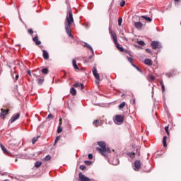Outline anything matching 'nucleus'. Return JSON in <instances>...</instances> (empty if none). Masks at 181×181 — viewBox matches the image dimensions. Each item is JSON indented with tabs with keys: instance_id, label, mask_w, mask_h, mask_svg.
Segmentation results:
<instances>
[{
	"instance_id": "1",
	"label": "nucleus",
	"mask_w": 181,
	"mask_h": 181,
	"mask_svg": "<svg viewBox=\"0 0 181 181\" xmlns=\"http://www.w3.org/2000/svg\"><path fill=\"white\" fill-rule=\"evenodd\" d=\"M71 23H74V18H73V11H71V9L70 8L68 11L64 22L65 31L69 37L74 39V37L71 35Z\"/></svg>"
},
{
	"instance_id": "2",
	"label": "nucleus",
	"mask_w": 181,
	"mask_h": 181,
	"mask_svg": "<svg viewBox=\"0 0 181 181\" xmlns=\"http://www.w3.org/2000/svg\"><path fill=\"white\" fill-rule=\"evenodd\" d=\"M98 145L100 147H96V151H99V152L103 155V156L107 157V152L108 153H111V150L110 148H107V144L104 141H98Z\"/></svg>"
},
{
	"instance_id": "3",
	"label": "nucleus",
	"mask_w": 181,
	"mask_h": 181,
	"mask_svg": "<svg viewBox=\"0 0 181 181\" xmlns=\"http://www.w3.org/2000/svg\"><path fill=\"white\" fill-rule=\"evenodd\" d=\"M124 117L122 115H117L115 116V118H113V121L117 125H121V124L124 122Z\"/></svg>"
},
{
	"instance_id": "4",
	"label": "nucleus",
	"mask_w": 181,
	"mask_h": 181,
	"mask_svg": "<svg viewBox=\"0 0 181 181\" xmlns=\"http://www.w3.org/2000/svg\"><path fill=\"white\" fill-rule=\"evenodd\" d=\"M110 35L112 37L115 45H116L117 49H119V43H118V38L117 37V34L115 32H110Z\"/></svg>"
},
{
	"instance_id": "5",
	"label": "nucleus",
	"mask_w": 181,
	"mask_h": 181,
	"mask_svg": "<svg viewBox=\"0 0 181 181\" xmlns=\"http://www.w3.org/2000/svg\"><path fill=\"white\" fill-rule=\"evenodd\" d=\"M151 47H153V49L154 50H156V49H160V47H162V45L158 41H153V42H151Z\"/></svg>"
},
{
	"instance_id": "6",
	"label": "nucleus",
	"mask_w": 181,
	"mask_h": 181,
	"mask_svg": "<svg viewBox=\"0 0 181 181\" xmlns=\"http://www.w3.org/2000/svg\"><path fill=\"white\" fill-rule=\"evenodd\" d=\"M78 180L79 181H91V179L88 178V177H86L84 174L79 173Z\"/></svg>"
},
{
	"instance_id": "7",
	"label": "nucleus",
	"mask_w": 181,
	"mask_h": 181,
	"mask_svg": "<svg viewBox=\"0 0 181 181\" xmlns=\"http://www.w3.org/2000/svg\"><path fill=\"white\" fill-rule=\"evenodd\" d=\"M20 117H21L20 113H16V115H13L10 119L11 124H13L15 121H16L17 119H19Z\"/></svg>"
},
{
	"instance_id": "8",
	"label": "nucleus",
	"mask_w": 181,
	"mask_h": 181,
	"mask_svg": "<svg viewBox=\"0 0 181 181\" xmlns=\"http://www.w3.org/2000/svg\"><path fill=\"white\" fill-rule=\"evenodd\" d=\"M92 72H93V74L95 78H96V80L100 81V74H98V72L97 71V68L93 67L92 69Z\"/></svg>"
},
{
	"instance_id": "9",
	"label": "nucleus",
	"mask_w": 181,
	"mask_h": 181,
	"mask_svg": "<svg viewBox=\"0 0 181 181\" xmlns=\"http://www.w3.org/2000/svg\"><path fill=\"white\" fill-rule=\"evenodd\" d=\"M141 168V160H136L135 162H134V169L135 170H139Z\"/></svg>"
},
{
	"instance_id": "10",
	"label": "nucleus",
	"mask_w": 181,
	"mask_h": 181,
	"mask_svg": "<svg viewBox=\"0 0 181 181\" xmlns=\"http://www.w3.org/2000/svg\"><path fill=\"white\" fill-rule=\"evenodd\" d=\"M0 147H1V151H3V153L5 154V155H11V152H9L6 148H5V146H4V144H2L1 143H0Z\"/></svg>"
},
{
	"instance_id": "11",
	"label": "nucleus",
	"mask_w": 181,
	"mask_h": 181,
	"mask_svg": "<svg viewBox=\"0 0 181 181\" xmlns=\"http://www.w3.org/2000/svg\"><path fill=\"white\" fill-rule=\"evenodd\" d=\"M8 112H9V110H1L0 117L1 118H5V115H7Z\"/></svg>"
},
{
	"instance_id": "12",
	"label": "nucleus",
	"mask_w": 181,
	"mask_h": 181,
	"mask_svg": "<svg viewBox=\"0 0 181 181\" xmlns=\"http://www.w3.org/2000/svg\"><path fill=\"white\" fill-rule=\"evenodd\" d=\"M85 46H86V47H87L88 49H90V52H91V53H92V55H90V56L89 57V59H92L93 57H94V49H93V47H91V45H90L88 44V43H86V44H85Z\"/></svg>"
},
{
	"instance_id": "13",
	"label": "nucleus",
	"mask_w": 181,
	"mask_h": 181,
	"mask_svg": "<svg viewBox=\"0 0 181 181\" xmlns=\"http://www.w3.org/2000/svg\"><path fill=\"white\" fill-rule=\"evenodd\" d=\"M33 42H35L37 46H39V45H42V42L39 40V37L37 36H35L33 38Z\"/></svg>"
},
{
	"instance_id": "14",
	"label": "nucleus",
	"mask_w": 181,
	"mask_h": 181,
	"mask_svg": "<svg viewBox=\"0 0 181 181\" xmlns=\"http://www.w3.org/2000/svg\"><path fill=\"white\" fill-rule=\"evenodd\" d=\"M134 26H135L136 29L139 30V29H142V26H144V25L141 22H136L134 23Z\"/></svg>"
},
{
	"instance_id": "15",
	"label": "nucleus",
	"mask_w": 181,
	"mask_h": 181,
	"mask_svg": "<svg viewBox=\"0 0 181 181\" xmlns=\"http://www.w3.org/2000/svg\"><path fill=\"white\" fill-rule=\"evenodd\" d=\"M42 56L45 60H47V59H49V52H47V51L46 50H43L42 51Z\"/></svg>"
},
{
	"instance_id": "16",
	"label": "nucleus",
	"mask_w": 181,
	"mask_h": 181,
	"mask_svg": "<svg viewBox=\"0 0 181 181\" xmlns=\"http://www.w3.org/2000/svg\"><path fill=\"white\" fill-rule=\"evenodd\" d=\"M74 87H75V88H78V87H81V90H83L84 84L76 83L74 84Z\"/></svg>"
},
{
	"instance_id": "17",
	"label": "nucleus",
	"mask_w": 181,
	"mask_h": 181,
	"mask_svg": "<svg viewBox=\"0 0 181 181\" xmlns=\"http://www.w3.org/2000/svg\"><path fill=\"white\" fill-rule=\"evenodd\" d=\"M144 64H146L147 66H152V60H151L150 59H145Z\"/></svg>"
},
{
	"instance_id": "18",
	"label": "nucleus",
	"mask_w": 181,
	"mask_h": 181,
	"mask_svg": "<svg viewBox=\"0 0 181 181\" xmlns=\"http://www.w3.org/2000/svg\"><path fill=\"white\" fill-rule=\"evenodd\" d=\"M166 141H168V137L166 136H164L163 138V145L164 148H166V146H168V144H166Z\"/></svg>"
},
{
	"instance_id": "19",
	"label": "nucleus",
	"mask_w": 181,
	"mask_h": 181,
	"mask_svg": "<svg viewBox=\"0 0 181 181\" xmlns=\"http://www.w3.org/2000/svg\"><path fill=\"white\" fill-rule=\"evenodd\" d=\"M72 64L74 69H76V70H80V69L78 68V66H77V62H76V59L72 60Z\"/></svg>"
},
{
	"instance_id": "20",
	"label": "nucleus",
	"mask_w": 181,
	"mask_h": 181,
	"mask_svg": "<svg viewBox=\"0 0 181 181\" xmlns=\"http://www.w3.org/2000/svg\"><path fill=\"white\" fill-rule=\"evenodd\" d=\"M141 18L143 19H145L146 22H152V18H151L150 17H148L147 16H141Z\"/></svg>"
},
{
	"instance_id": "21",
	"label": "nucleus",
	"mask_w": 181,
	"mask_h": 181,
	"mask_svg": "<svg viewBox=\"0 0 181 181\" xmlns=\"http://www.w3.org/2000/svg\"><path fill=\"white\" fill-rule=\"evenodd\" d=\"M70 93L71 95H76V94H77V90H76L74 88H71L70 90Z\"/></svg>"
},
{
	"instance_id": "22",
	"label": "nucleus",
	"mask_w": 181,
	"mask_h": 181,
	"mask_svg": "<svg viewBox=\"0 0 181 181\" xmlns=\"http://www.w3.org/2000/svg\"><path fill=\"white\" fill-rule=\"evenodd\" d=\"M148 81L150 83H152V81H155V76H153V75H150L148 76Z\"/></svg>"
},
{
	"instance_id": "23",
	"label": "nucleus",
	"mask_w": 181,
	"mask_h": 181,
	"mask_svg": "<svg viewBox=\"0 0 181 181\" xmlns=\"http://www.w3.org/2000/svg\"><path fill=\"white\" fill-rule=\"evenodd\" d=\"M42 73L43 74H49V69L47 68H44L41 70Z\"/></svg>"
},
{
	"instance_id": "24",
	"label": "nucleus",
	"mask_w": 181,
	"mask_h": 181,
	"mask_svg": "<svg viewBox=\"0 0 181 181\" xmlns=\"http://www.w3.org/2000/svg\"><path fill=\"white\" fill-rule=\"evenodd\" d=\"M39 138H40V136H37V137L33 138L32 143L33 144H36V142H37Z\"/></svg>"
},
{
	"instance_id": "25",
	"label": "nucleus",
	"mask_w": 181,
	"mask_h": 181,
	"mask_svg": "<svg viewBox=\"0 0 181 181\" xmlns=\"http://www.w3.org/2000/svg\"><path fill=\"white\" fill-rule=\"evenodd\" d=\"M120 37L123 40H125V42H128V38L125 37L124 33H121L120 34Z\"/></svg>"
},
{
	"instance_id": "26",
	"label": "nucleus",
	"mask_w": 181,
	"mask_h": 181,
	"mask_svg": "<svg viewBox=\"0 0 181 181\" xmlns=\"http://www.w3.org/2000/svg\"><path fill=\"white\" fill-rule=\"evenodd\" d=\"M40 166H42V161H37L35 163V168H40Z\"/></svg>"
},
{
	"instance_id": "27",
	"label": "nucleus",
	"mask_w": 181,
	"mask_h": 181,
	"mask_svg": "<svg viewBox=\"0 0 181 181\" xmlns=\"http://www.w3.org/2000/svg\"><path fill=\"white\" fill-rule=\"evenodd\" d=\"M93 125L95 126V127H98V125L100 124V120H98V119H96V120H95L94 122H93Z\"/></svg>"
},
{
	"instance_id": "28",
	"label": "nucleus",
	"mask_w": 181,
	"mask_h": 181,
	"mask_svg": "<svg viewBox=\"0 0 181 181\" xmlns=\"http://www.w3.org/2000/svg\"><path fill=\"white\" fill-rule=\"evenodd\" d=\"M62 132H63V129L62 128V126L59 125L57 129V133L62 134Z\"/></svg>"
},
{
	"instance_id": "29",
	"label": "nucleus",
	"mask_w": 181,
	"mask_h": 181,
	"mask_svg": "<svg viewBox=\"0 0 181 181\" xmlns=\"http://www.w3.org/2000/svg\"><path fill=\"white\" fill-rule=\"evenodd\" d=\"M138 45H139V46H145V42L141 40V41H137Z\"/></svg>"
},
{
	"instance_id": "30",
	"label": "nucleus",
	"mask_w": 181,
	"mask_h": 181,
	"mask_svg": "<svg viewBox=\"0 0 181 181\" xmlns=\"http://www.w3.org/2000/svg\"><path fill=\"white\" fill-rule=\"evenodd\" d=\"M50 159H52V157L49 155L44 158V160H46L47 162L50 160Z\"/></svg>"
},
{
	"instance_id": "31",
	"label": "nucleus",
	"mask_w": 181,
	"mask_h": 181,
	"mask_svg": "<svg viewBox=\"0 0 181 181\" xmlns=\"http://www.w3.org/2000/svg\"><path fill=\"white\" fill-rule=\"evenodd\" d=\"M45 81V79H42V78H38L37 79V83L38 84L41 85L43 84V82Z\"/></svg>"
},
{
	"instance_id": "32",
	"label": "nucleus",
	"mask_w": 181,
	"mask_h": 181,
	"mask_svg": "<svg viewBox=\"0 0 181 181\" xmlns=\"http://www.w3.org/2000/svg\"><path fill=\"white\" fill-rule=\"evenodd\" d=\"M124 107H125V102H122V103L119 105V108H120V110H122V108H124Z\"/></svg>"
},
{
	"instance_id": "33",
	"label": "nucleus",
	"mask_w": 181,
	"mask_h": 181,
	"mask_svg": "<svg viewBox=\"0 0 181 181\" xmlns=\"http://www.w3.org/2000/svg\"><path fill=\"white\" fill-rule=\"evenodd\" d=\"M132 66L135 67V69H136V70H138V71L140 73H142V70H141V69H139V67L136 66L135 64H132Z\"/></svg>"
},
{
	"instance_id": "34",
	"label": "nucleus",
	"mask_w": 181,
	"mask_h": 181,
	"mask_svg": "<svg viewBox=\"0 0 181 181\" xmlns=\"http://www.w3.org/2000/svg\"><path fill=\"white\" fill-rule=\"evenodd\" d=\"M128 156L134 159V157L135 156V153H129Z\"/></svg>"
},
{
	"instance_id": "35",
	"label": "nucleus",
	"mask_w": 181,
	"mask_h": 181,
	"mask_svg": "<svg viewBox=\"0 0 181 181\" xmlns=\"http://www.w3.org/2000/svg\"><path fill=\"white\" fill-rule=\"evenodd\" d=\"M122 24V18H119L118 19V25L119 26H121Z\"/></svg>"
},
{
	"instance_id": "36",
	"label": "nucleus",
	"mask_w": 181,
	"mask_h": 181,
	"mask_svg": "<svg viewBox=\"0 0 181 181\" xmlns=\"http://www.w3.org/2000/svg\"><path fill=\"white\" fill-rule=\"evenodd\" d=\"M84 163H85V165H88V166H90V165H91V161H90V160H85Z\"/></svg>"
},
{
	"instance_id": "37",
	"label": "nucleus",
	"mask_w": 181,
	"mask_h": 181,
	"mask_svg": "<svg viewBox=\"0 0 181 181\" xmlns=\"http://www.w3.org/2000/svg\"><path fill=\"white\" fill-rule=\"evenodd\" d=\"M146 53H150V54H152V50L149 48L146 49Z\"/></svg>"
},
{
	"instance_id": "38",
	"label": "nucleus",
	"mask_w": 181,
	"mask_h": 181,
	"mask_svg": "<svg viewBox=\"0 0 181 181\" xmlns=\"http://www.w3.org/2000/svg\"><path fill=\"white\" fill-rule=\"evenodd\" d=\"M134 61V59H132V57H129L128 58V62H129V63H131V64H134V63H132V62Z\"/></svg>"
},
{
	"instance_id": "39",
	"label": "nucleus",
	"mask_w": 181,
	"mask_h": 181,
	"mask_svg": "<svg viewBox=\"0 0 181 181\" xmlns=\"http://www.w3.org/2000/svg\"><path fill=\"white\" fill-rule=\"evenodd\" d=\"M79 168L81 169V170H85V169H86V165H80Z\"/></svg>"
},
{
	"instance_id": "40",
	"label": "nucleus",
	"mask_w": 181,
	"mask_h": 181,
	"mask_svg": "<svg viewBox=\"0 0 181 181\" xmlns=\"http://www.w3.org/2000/svg\"><path fill=\"white\" fill-rule=\"evenodd\" d=\"M175 74H175V72L173 71V72L168 74V76L169 78H170V77H172V76H175Z\"/></svg>"
},
{
	"instance_id": "41",
	"label": "nucleus",
	"mask_w": 181,
	"mask_h": 181,
	"mask_svg": "<svg viewBox=\"0 0 181 181\" xmlns=\"http://www.w3.org/2000/svg\"><path fill=\"white\" fill-rule=\"evenodd\" d=\"M120 6H122V7L125 6V1L123 0V1H121Z\"/></svg>"
},
{
	"instance_id": "42",
	"label": "nucleus",
	"mask_w": 181,
	"mask_h": 181,
	"mask_svg": "<svg viewBox=\"0 0 181 181\" xmlns=\"http://www.w3.org/2000/svg\"><path fill=\"white\" fill-rule=\"evenodd\" d=\"M28 32L30 35H33V30L32 28L29 29Z\"/></svg>"
},
{
	"instance_id": "43",
	"label": "nucleus",
	"mask_w": 181,
	"mask_h": 181,
	"mask_svg": "<svg viewBox=\"0 0 181 181\" xmlns=\"http://www.w3.org/2000/svg\"><path fill=\"white\" fill-rule=\"evenodd\" d=\"M165 132H167L168 135H169V127H165Z\"/></svg>"
},
{
	"instance_id": "44",
	"label": "nucleus",
	"mask_w": 181,
	"mask_h": 181,
	"mask_svg": "<svg viewBox=\"0 0 181 181\" xmlns=\"http://www.w3.org/2000/svg\"><path fill=\"white\" fill-rule=\"evenodd\" d=\"M161 90H162V93H165V85L164 84L161 85Z\"/></svg>"
},
{
	"instance_id": "45",
	"label": "nucleus",
	"mask_w": 181,
	"mask_h": 181,
	"mask_svg": "<svg viewBox=\"0 0 181 181\" xmlns=\"http://www.w3.org/2000/svg\"><path fill=\"white\" fill-rule=\"evenodd\" d=\"M48 119H50V118H54V116H53L52 114L48 115L47 116Z\"/></svg>"
},
{
	"instance_id": "46",
	"label": "nucleus",
	"mask_w": 181,
	"mask_h": 181,
	"mask_svg": "<svg viewBox=\"0 0 181 181\" xmlns=\"http://www.w3.org/2000/svg\"><path fill=\"white\" fill-rule=\"evenodd\" d=\"M55 140H56V142H59V141H60V136H57Z\"/></svg>"
},
{
	"instance_id": "47",
	"label": "nucleus",
	"mask_w": 181,
	"mask_h": 181,
	"mask_svg": "<svg viewBox=\"0 0 181 181\" xmlns=\"http://www.w3.org/2000/svg\"><path fill=\"white\" fill-rule=\"evenodd\" d=\"M88 159H93V154L90 153L88 155Z\"/></svg>"
},
{
	"instance_id": "48",
	"label": "nucleus",
	"mask_w": 181,
	"mask_h": 181,
	"mask_svg": "<svg viewBox=\"0 0 181 181\" xmlns=\"http://www.w3.org/2000/svg\"><path fill=\"white\" fill-rule=\"evenodd\" d=\"M27 73L30 76V77H32V73L30 72V70H28Z\"/></svg>"
},
{
	"instance_id": "49",
	"label": "nucleus",
	"mask_w": 181,
	"mask_h": 181,
	"mask_svg": "<svg viewBox=\"0 0 181 181\" xmlns=\"http://www.w3.org/2000/svg\"><path fill=\"white\" fill-rule=\"evenodd\" d=\"M67 127H68L69 128H71V124H70V122H67Z\"/></svg>"
},
{
	"instance_id": "50",
	"label": "nucleus",
	"mask_w": 181,
	"mask_h": 181,
	"mask_svg": "<svg viewBox=\"0 0 181 181\" xmlns=\"http://www.w3.org/2000/svg\"><path fill=\"white\" fill-rule=\"evenodd\" d=\"M119 50H120V52H124V47H120L119 48Z\"/></svg>"
},
{
	"instance_id": "51",
	"label": "nucleus",
	"mask_w": 181,
	"mask_h": 181,
	"mask_svg": "<svg viewBox=\"0 0 181 181\" xmlns=\"http://www.w3.org/2000/svg\"><path fill=\"white\" fill-rule=\"evenodd\" d=\"M116 161L117 163H113V165H118V163H119V160H118V159L116 158Z\"/></svg>"
},
{
	"instance_id": "52",
	"label": "nucleus",
	"mask_w": 181,
	"mask_h": 181,
	"mask_svg": "<svg viewBox=\"0 0 181 181\" xmlns=\"http://www.w3.org/2000/svg\"><path fill=\"white\" fill-rule=\"evenodd\" d=\"M18 78H19V75H18V74H16V75L15 80H18Z\"/></svg>"
},
{
	"instance_id": "53",
	"label": "nucleus",
	"mask_w": 181,
	"mask_h": 181,
	"mask_svg": "<svg viewBox=\"0 0 181 181\" xmlns=\"http://www.w3.org/2000/svg\"><path fill=\"white\" fill-rule=\"evenodd\" d=\"M33 76H34V77H36V78L39 77V76L36 75V74H33Z\"/></svg>"
},
{
	"instance_id": "54",
	"label": "nucleus",
	"mask_w": 181,
	"mask_h": 181,
	"mask_svg": "<svg viewBox=\"0 0 181 181\" xmlns=\"http://www.w3.org/2000/svg\"><path fill=\"white\" fill-rule=\"evenodd\" d=\"M62 118H60V119H59V125H60V127H62Z\"/></svg>"
},
{
	"instance_id": "55",
	"label": "nucleus",
	"mask_w": 181,
	"mask_h": 181,
	"mask_svg": "<svg viewBox=\"0 0 181 181\" xmlns=\"http://www.w3.org/2000/svg\"><path fill=\"white\" fill-rule=\"evenodd\" d=\"M0 175H1V176H4V175H6V173H0Z\"/></svg>"
},
{
	"instance_id": "56",
	"label": "nucleus",
	"mask_w": 181,
	"mask_h": 181,
	"mask_svg": "<svg viewBox=\"0 0 181 181\" xmlns=\"http://www.w3.org/2000/svg\"><path fill=\"white\" fill-rule=\"evenodd\" d=\"M136 153H137L138 156H139L140 153L138 151V149H136Z\"/></svg>"
},
{
	"instance_id": "57",
	"label": "nucleus",
	"mask_w": 181,
	"mask_h": 181,
	"mask_svg": "<svg viewBox=\"0 0 181 181\" xmlns=\"http://www.w3.org/2000/svg\"><path fill=\"white\" fill-rule=\"evenodd\" d=\"M160 83L161 84V86L163 84V81H160Z\"/></svg>"
},
{
	"instance_id": "58",
	"label": "nucleus",
	"mask_w": 181,
	"mask_h": 181,
	"mask_svg": "<svg viewBox=\"0 0 181 181\" xmlns=\"http://www.w3.org/2000/svg\"><path fill=\"white\" fill-rule=\"evenodd\" d=\"M56 144H57V141H56V140H55L54 145H56Z\"/></svg>"
},
{
	"instance_id": "59",
	"label": "nucleus",
	"mask_w": 181,
	"mask_h": 181,
	"mask_svg": "<svg viewBox=\"0 0 181 181\" xmlns=\"http://www.w3.org/2000/svg\"><path fill=\"white\" fill-rule=\"evenodd\" d=\"M56 144H57V141H56V140H55L54 145H56Z\"/></svg>"
},
{
	"instance_id": "60",
	"label": "nucleus",
	"mask_w": 181,
	"mask_h": 181,
	"mask_svg": "<svg viewBox=\"0 0 181 181\" xmlns=\"http://www.w3.org/2000/svg\"><path fill=\"white\" fill-rule=\"evenodd\" d=\"M180 0H175V2H179Z\"/></svg>"
},
{
	"instance_id": "61",
	"label": "nucleus",
	"mask_w": 181,
	"mask_h": 181,
	"mask_svg": "<svg viewBox=\"0 0 181 181\" xmlns=\"http://www.w3.org/2000/svg\"><path fill=\"white\" fill-rule=\"evenodd\" d=\"M133 103L135 104V99L133 100Z\"/></svg>"
},
{
	"instance_id": "62",
	"label": "nucleus",
	"mask_w": 181,
	"mask_h": 181,
	"mask_svg": "<svg viewBox=\"0 0 181 181\" xmlns=\"http://www.w3.org/2000/svg\"><path fill=\"white\" fill-rule=\"evenodd\" d=\"M15 162H18V159H16V160H15Z\"/></svg>"
},
{
	"instance_id": "63",
	"label": "nucleus",
	"mask_w": 181,
	"mask_h": 181,
	"mask_svg": "<svg viewBox=\"0 0 181 181\" xmlns=\"http://www.w3.org/2000/svg\"><path fill=\"white\" fill-rule=\"evenodd\" d=\"M4 181H9V180H4Z\"/></svg>"
},
{
	"instance_id": "64",
	"label": "nucleus",
	"mask_w": 181,
	"mask_h": 181,
	"mask_svg": "<svg viewBox=\"0 0 181 181\" xmlns=\"http://www.w3.org/2000/svg\"><path fill=\"white\" fill-rule=\"evenodd\" d=\"M1 181H2V180H1Z\"/></svg>"
}]
</instances>
